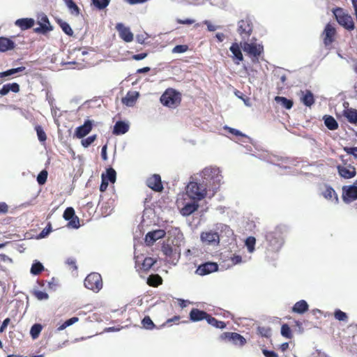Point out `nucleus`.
<instances>
[{"mask_svg": "<svg viewBox=\"0 0 357 357\" xmlns=\"http://www.w3.org/2000/svg\"><path fill=\"white\" fill-rule=\"evenodd\" d=\"M197 176L202 183H204L208 192H212V195L221 185L222 176L218 167H206Z\"/></svg>", "mask_w": 357, "mask_h": 357, "instance_id": "1", "label": "nucleus"}, {"mask_svg": "<svg viewBox=\"0 0 357 357\" xmlns=\"http://www.w3.org/2000/svg\"><path fill=\"white\" fill-rule=\"evenodd\" d=\"M216 229L220 231V234L218 231L213 230L203 231L201 233L200 238L203 243L207 245L217 246L219 245L220 238V236H222V233H225L227 237H231L234 235L232 229H231L228 225L225 224H218L216 225Z\"/></svg>", "mask_w": 357, "mask_h": 357, "instance_id": "2", "label": "nucleus"}, {"mask_svg": "<svg viewBox=\"0 0 357 357\" xmlns=\"http://www.w3.org/2000/svg\"><path fill=\"white\" fill-rule=\"evenodd\" d=\"M191 179L186 187V195L191 200L201 201L206 197L208 190L197 176Z\"/></svg>", "mask_w": 357, "mask_h": 357, "instance_id": "3", "label": "nucleus"}, {"mask_svg": "<svg viewBox=\"0 0 357 357\" xmlns=\"http://www.w3.org/2000/svg\"><path fill=\"white\" fill-rule=\"evenodd\" d=\"M270 249L278 252L280 250L284 243L282 229L277 227L273 231H268L265 236Z\"/></svg>", "mask_w": 357, "mask_h": 357, "instance_id": "4", "label": "nucleus"}, {"mask_svg": "<svg viewBox=\"0 0 357 357\" xmlns=\"http://www.w3.org/2000/svg\"><path fill=\"white\" fill-rule=\"evenodd\" d=\"M161 103L170 108L176 107L181 102V94L173 89H167L161 96Z\"/></svg>", "mask_w": 357, "mask_h": 357, "instance_id": "5", "label": "nucleus"}, {"mask_svg": "<svg viewBox=\"0 0 357 357\" xmlns=\"http://www.w3.org/2000/svg\"><path fill=\"white\" fill-rule=\"evenodd\" d=\"M333 13L339 24L349 31L354 29L355 25L352 17L346 13L342 8H334Z\"/></svg>", "mask_w": 357, "mask_h": 357, "instance_id": "6", "label": "nucleus"}, {"mask_svg": "<svg viewBox=\"0 0 357 357\" xmlns=\"http://www.w3.org/2000/svg\"><path fill=\"white\" fill-rule=\"evenodd\" d=\"M253 30V24L250 18L239 20L237 24V32L243 41L248 40Z\"/></svg>", "mask_w": 357, "mask_h": 357, "instance_id": "7", "label": "nucleus"}, {"mask_svg": "<svg viewBox=\"0 0 357 357\" xmlns=\"http://www.w3.org/2000/svg\"><path fill=\"white\" fill-rule=\"evenodd\" d=\"M84 286L93 291H99L102 287L101 275L98 273L89 274L84 280Z\"/></svg>", "mask_w": 357, "mask_h": 357, "instance_id": "8", "label": "nucleus"}, {"mask_svg": "<svg viewBox=\"0 0 357 357\" xmlns=\"http://www.w3.org/2000/svg\"><path fill=\"white\" fill-rule=\"evenodd\" d=\"M248 41H242L241 43V47L244 52L257 59L264 50L263 46L254 43H248Z\"/></svg>", "mask_w": 357, "mask_h": 357, "instance_id": "9", "label": "nucleus"}, {"mask_svg": "<svg viewBox=\"0 0 357 357\" xmlns=\"http://www.w3.org/2000/svg\"><path fill=\"white\" fill-rule=\"evenodd\" d=\"M342 199L345 203H350L357 199V186L344 185L342 187Z\"/></svg>", "mask_w": 357, "mask_h": 357, "instance_id": "10", "label": "nucleus"}, {"mask_svg": "<svg viewBox=\"0 0 357 357\" xmlns=\"http://www.w3.org/2000/svg\"><path fill=\"white\" fill-rule=\"evenodd\" d=\"M220 339L231 341L234 344L242 347L246 343L243 336L236 333L226 332L220 335Z\"/></svg>", "mask_w": 357, "mask_h": 357, "instance_id": "11", "label": "nucleus"}, {"mask_svg": "<svg viewBox=\"0 0 357 357\" xmlns=\"http://www.w3.org/2000/svg\"><path fill=\"white\" fill-rule=\"evenodd\" d=\"M218 270V265L215 262H205L200 264L195 273L199 275H206Z\"/></svg>", "mask_w": 357, "mask_h": 357, "instance_id": "12", "label": "nucleus"}, {"mask_svg": "<svg viewBox=\"0 0 357 357\" xmlns=\"http://www.w3.org/2000/svg\"><path fill=\"white\" fill-rule=\"evenodd\" d=\"M116 29L118 31L119 37L126 43H130L133 40V33L131 32L129 27L126 26L123 23H117Z\"/></svg>", "mask_w": 357, "mask_h": 357, "instance_id": "13", "label": "nucleus"}, {"mask_svg": "<svg viewBox=\"0 0 357 357\" xmlns=\"http://www.w3.org/2000/svg\"><path fill=\"white\" fill-rule=\"evenodd\" d=\"M336 34L335 28L331 24H327L323 31L324 43L326 47L331 45L334 41Z\"/></svg>", "mask_w": 357, "mask_h": 357, "instance_id": "14", "label": "nucleus"}, {"mask_svg": "<svg viewBox=\"0 0 357 357\" xmlns=\"http://www.w3.org/2000/svg\"><path fill=\"white\" fill-rule=\"evenodd\" d=\"M165 231L156 229L148 232L145 236V242L148 245L153 244L157 240L162 238L165 236Z\"/></svg>", "mask_w": 357, "mask_h": 357, "instance_id": "15", "label": "nucleus"}, {"mask_svg": "<svg viewBox=\"0 0 357 357\" xmlns=\"http://www.w3.org/2000/svg\"><path fill=\"white\" fill-rule=\"evenodd\" d=\"M339 175L345 179L354 178L356 175V170L354 166L344 167L338 165L337 167Z\"/></svg>", "mask_w": 357, "mask_h": 357, "instance_id": "16", "label": "nucleus"}, {"mask_svg": "<svg viewBox=\"0 0 357 357\" xmlns=\"http://www.w3.org/2000/svg\"><path fill=\"white\" fill-rule=\"evenodd\" d=\"M146 185L155 192H160L163 189L161 178L158 174H154L146 180Z\"/></svg>", "mask_w": 357, "mask_h": 357, "instance_id": "17", "label": "nucleus"}, {"mask_svg": "<svg viewBox=\"0 0 357 357\" xmlns=\"http://www.w3.org/2000/svg\"><path fill=\"white\" fill-rule=\"evenodd\" d=\"M92 121L91 120L85 121L84 123L77 128L75 135L77 138H82L88 135L92 129Z\"/></svg>", "mask_w": 357, "mask_h": 357, "instance_id": "18", "label": "nucleus"}, {"mask_svg": "<svg viewBox=\"0 0 357 357\" xmlns=\"http://www.w3.org/2000/svg\"><path fill=\"white\" fill-rule=\"evenodd\" d=\"M199 200H192L186 202L181 210V213L183 216H188L197 210L199 207L198 202Z\"/></svg>", "mask_w": 357, "mask_h": 357, "instance_id": "19", "label": "nucleus"}, {"mask_svg": "<svg viewBox=\"0 0 357 357\" xmlns=\"http://www.w3.org/2000/svg\"><path fill=\"white\" fill-rule=\"evenodd\" d=\"M324 188V190L321 192L323 197L328 200L333 202L335 204H337L339 199L335 190L331 186L328 185H325Z\"/></svg>", "mask_w": 357, "mask_h": 357, "instance_id": "20", "label": "nucleus"}, {"mask_svg": "<svg viewBox=\"0 0 357 357\" xmlns=\"http://www.w3.org/2000/svg\"><path fill=\"white\" fill-rule=\"evenodd\" d=\"M252 155L273 165H277L276 162L280 160L278 156L271 155L266 151H263L257 155L252 153Z\"/></svg>", "mask_w": 357, "mask_h": 357, "instance_id": "21", "label": "nucleus"}, {"mask_svg": "<svg viewBox=\"0 0 357 357\" xmlns=\"http://www.w3.org/2000/svg\"><path fill=\"white\" fill-rule=\"evenodd\" d=\"M139 96L137 91H129L126 96L122 98V102L128 107H132L137 100Z\"/></svg>", "mask_w": 357, "mask_h": 357, "instance_id": "22", "label": "nucleus"}, {"mask_svg": "<svg viewBox=\"0 0 357 357\" xmlns=\"http://www.w3.org/2000/svg\"><path fill=\"white\" fill-rule=\"evenodd\" d=\"M129 130V124L122 121H118L113 129V134L116 135H123Z\"/></svg>", "mask_w": 357, "mask_h": 357, "instance_id": "23", "label": "nucleus"}, {"mask_svg": "<svg viewBox=\"0 0 357 357\" xmlns=\"http://www.w3.org/2000/svg\"><path fill=\"white\" fill-rule=\"evenodd\" d=\"M207 316V312L197 308H193L190 312V319L192 321H199L206 319Z\"/></svg>", "mask_w": 357, "mask_h": 357, "instance_id": "24", "label": "nucleus"}, {"mask_svg": "<svg viewBox=\"0 0 357 357\" xmlns=\"http://www.w3.org/2000/svg\"><path fill=\"white\" fill-rule=\"evenodd\" d=\"M35 21L32 18H20L15 22V24L21 30H26L34 25Z\"/></svg>", "mask_w": 357, "mask_h": 357, "instance_id": "25", "label": "nucleus"}, {"mask_svg": "<svg viewBox=\"0 0 357 357\" xmlns=\"http://www.w3.org/2000/svg\"><path fill=\"white\" fill-rule=\"evenodd\" d=\"M302 96L301 100L306 107H310L314 103V95L310 90L301 91Z\"/></svg>", "mask_w": 357, "mask_h": 357, "instance_id": "26", "label": "nucleus"}, {"mask_svg": "<svg viewBox=\"0 0 357 357\" xmlns=\"http://www.w3.org/2000/svg\"><path fill=\"white\" fill-rule=\"evenodd\" d=\"M15 43L10 38L0 37V52H4L15 48Z\"/></svg>", "mask_w": 357, "mask_h": 357, "instance_id": "27", "label": "nucleus"}, {"mask_svg": "<svg viewBox=\"0 0 357 357\" xmlns=\"http://www.w3.org/2000/svg\"><path fill=\"white\" fill-rule=\"evenodd\" d=\"M309 305L305 300H301L296 302L292 307V312L294 313L303 314L308 310Z\"/></svg>", "mask_w": 357, "mask_h": 357, "instance_id": "28", "label": "nucleus"}, {"mask_svg": "<svg viewBox=\"0 0 357 357\" xmlns=\"http://www.w3.org/2000/svg\"><path fill=\"white\" fill-rule=\"evenodd\" d=\"M229 50L233 54L234 58L235 59H236V63L239 64V62L243 61V54H242V52H241L239 45L236 43H233L231 45Z\"/></svg>", "mask_w": 357, "mask_h": 357, "instance_id": "29", "label": "nucleus"}, {"mask_svg": "<svg viewBox=\"0 0 357 357\" xmlns=\"http://www.w3.org/2000/svg\"><path fill=\"white\" fill-rule=\"evenodd\" d=\"M324 120L325 126L329 130H334L338 128V123L337 121L332 116L326 115L324 116Z\"/></svg>", "mask_w": 357, "mask_h": 357, "instance_id": "30", "label": "nucleus"}, {"mask_svg": "<svg viewBox=\"0 0 357 357\" xmlns=\"http://www.w3.org/2000/svg\"><path fill=\"white\" fill-rule=\"evenodd\" d=\"M103 177H105L107 181L114 183L116 179V172L113 168L109 167L105 173L102 174L101 178H103Z\"/></svg>", "mask_w": 357, "mask_h": 357, "instance_id": "31", "label": "nucleus"}, {"mask_svg": "<svg viewBox=\"0 0 357 357\" xmlns=\"http://www.w3.org/2000/svg\"><path fill=\"white\" fill-rule=\"evenodd\" d=\"M344 116L347 119L348 121L351 123H357V110L355 109H347L344 111Z\"/></svg>", "mask_w": 357, "mask_h": 357, "instance_id": "32", "label": "nucleus"}, {"mask_svg": "<svg viewBox=\"0 0 357 357\" xmlns=\"http://www.w3.org/2000/svg\"><path fill=\"white\" fill-rule=\"evenodd\" d=\"M206 321L207 323L216 328L223 329L226 327V324L224 321H218L208 314Z\"/></svg>", "mask_w": 357, "mask_h": 357, "instance_id": "33", "label": "nucleus"}, {"mask_svg": "<svg viewBox=\"0 0 357 357\" xmlns=\"http://www.w3.org/2000/svg\"><path fill=\"white\" fill-rule=\"evenodd\" d=\"M275 100L277 103L280 104L287 109H290L293 106V101L285 97L276 96Z\"/></svg>", "mask_w": 357, "mask_h": 357, "instance_id": "34", "label": "nucleus"}, {"mask_svg": "<svg viewBox=\"0 0 357 357\" xmlns=\"http://www.w3.org/2000/svg\"><path fill=\"white\" fill-rule=\"evenodd\" d=\"M66 6L68 7L70 13L73 15H79V8L73 0H63Z\"/></svg>", "mask_w": 357, "mask_h": 357, "instance_id": "35", "label": "nucleus"}, {"mask_svg": "<svg viewBox=\"0 0 357 357\" xmlns=\"http://www.w3.org/2000/svg\"><path fill=\"white\" fill-rule=\"evenodd\" d=\"M26 68L24 66H20L15 68H11L9 70H7L4 72L0 73V77H6L8 76L13 75L15 73L22 72L25 70Z\"/></svg>", "mask_w": 357, "mask_h": 357, "instance_id": "36", "label": "nucleus"}, {"mask_svg": "<svg viewBox=\"0 0 357 357\" xmlns=\"http://www.w3.org/2000/svg\"><path fill=\"white\" fill-rule=\"evenodd\" d=\"M251 259V257L244 256L241 257V255H234L231 257V261L233 265L240 264L241 263H246Z\"/></svg>", "mask_w": 357, "mask_h": 357, "instance_id": "37", "label": "nucleus"}, {"mask_svg": "<svg viewBox=\"0 0 357 357\" xmlns=\"http://www.w3.org/2000/svg\"><path fill=\"white\" fill-rule=\"evenodd\" d=\"M256 238L253 236L248 237L245 241V245L249 253H253L255 250Z\"/></svg>", "mask_w": 357, "mask_h": 357, "instance_id": "38", "label": "nucleus"}, {"mask_svg": "<svg viewBox=\"0 0 357 357\" xmlns=\"http://www.w3.org/2000/svg\"><path fill=\"white\" fill-rule=\"evenodd\" d=\"M43 270V265L40 262L35 261L31 266L30 272L32 275H37L39 273H40Z\"/></svg>", "mask_w": 357, "mask_h": 357, "instance_id": "39", "label": "nucleus"}, {"mask_svg": "<svg viewBox=\"0 0 357 357\" xmlns=\"http://www.w3.org/2000/svg\"><path fill=\"white\" fill-rule=\"evenodd\" d=\"M43 329V326L40 324H33L30 330V335L33 340H36L38 337L41 331Z\"/></svg>", "mask_w": 357, "mask_h": 357, "instance_id": "40", "label": "nucleus"}, {"mask_svg": "<svg viewBox=\"0 0 357 357\" xmlns=\"http://www.w3.org/2000/svg\"><path fill=\"white\" fill-rule=\"evenodd\" d=\"M110 0H91L92 4L98 10H102L108 6Z\"/></svg>", "mask_w": 357, "mask_h": 357, "instance_id": "41", "label": "nucleus"}, {"mask_svg": "<svg viewBox=\"0 0 357 357\" xmlns=\"http://www.w3.org/2000/svg\"><path fill=\"white\" fill-rule=\"evenodd\" d=\"M147 282L151 286H158L162 283V278L158 275H152L148 278Z\"/></svg>", "mask_w": 357, "mask_h": 357, "instance_id": "42", "label": "nucleus"}, {"mask_svg": "<svg viewBox=\"0 0 357 357\" xmlns=\"http://www.w3.org/2000/svg\"><path fill=\"white\" fill-rule=\"evenodd\" d=\"M142 324L143 327L146 330H152L155 327V325L149 316H146L142 320Z\"/></svg>", "mask_w": 357, "mask_h": 357, "instance_id": "43", "label": "nucleus"}, {"mask_svg": "<svg viewBox=\"0 0 357 357\" xmlns=\"http://www.w3.org/2000/svg\"><path fill=\"white\" fill-rule=\"evenodd\" d=\"M224 128L225 130H227L229 131V132L232 135H234L236 136H241V137L248 138L249 142L252 144V139L251 138H250L248 136H247L246 135L242 133L240 130L235 129V128H229L227 126H225Z\"/></svg>", "mask_w": 357, "mask_h": 357, "instance_id": "44", "label": "nucleus"}, {"mask_svg": "<svg viewBox=\"0 0 357 357\" xmlns=\"http://www.w3.org/2000/svg\"><path fill=\"white\" fill-rule=\"evenodd\" d=\"M334 317L337 320L340 321H346L347 322L348 320V316H347V313H345L344 312H343L339 309L335 310V311L334 312Z\"/></svg>", "mask_w": 357, "mask_h": 357, "instance_id": "45", "label": "nucleus"}, {"mask_svg": "<svg viewBox=\"0 0 357 357\" xmlns=\"http://www.w3.org/2000/svg\"><path fill=\"white\" fill-rule=\"evenodd\" d=\"M38 27H36L33 29L34 32L37 33L45 34L47 32L50 31L53 29L52 26H48L44 24H39Z\"/></svg>", "mask_w": 357, "mask_h": 357, "instance_id": "46", "label": "nucleus"}, {"mask_svg": "<svg viewBox=\"0 0 357 357\" xmlns=\"http://www.w3.org/2000/svg\"><path fill=\"white\" fill-rule=\"evenodd\" d=\"M155 262V261L153 258L146 257L143 261L142 268L144 271H148L153 266Z\"/></svg>", "mask_w": 357, "mask_h": 357, "instance_id": "47", "label": "nucleus"}, {"mask_svg": "<svg viewBox=\"0 0 357 357\" xmlns=\"http://www.w3.org/2000/svg\"><path fill=\"white\" fill-rule=\"evenodd\" d=\"M281 335L286 338H291V331L287 324H284L281 327Z\"/></svg>", "mask_w": 357, "mask_h": 357, "instance_id": "48", "label": "nucleus"}, {"mask_svg": "<svg viewBox=\"0 0 357 357\" xmlns=\"http://www.w3.org/2000/svg\"><path fill=\"white\" fill-rule=\"evenodd\" d=\"M257 332L264 337H269L271 335V330L269 327L259 326L257 328Z\"/></svg>", "mask_w": 357, "mask_h": 357, "instance_id": "49", "label": "nucleus"}, {"mask_svg": "<svg viewBox=\"0 0 357 357\" xmlns=\"http://www.w3.org/2000/svg\"><path fill=\"white\" fill-rule=\"evenodd\" d=\"M75 215V210L72 207H68L63 213V217L66 220H69L73 218Z\"/></svg>", "mask_w": 357, "mask_h": 357, "instance_id": "50", "label": "nucleus"}, {"mask_svg": "<svg viewBox=\"0 0 357 357\" xmlns=\"http://www.w3.org/2000/svg\"><path fill=\"white\" fill-rule=\"evenodd\" d=\"M36 131L40 142H43L47 139L46 134L40 126H37L36 127Z\"/></svg>", "mask_w": 357, "mask_h": 357, "instance_id": "51", "label": "nucleus"}, {"mask_svg": "<svg viewBox=\"0 0 357 357\" xmlns=\"http://www.w3.org/2000/svg\"><path fill=\"white\" fill-rule=\"evenodd\" d=\"M60 26H61L62 31L66 34H67L68 36H73V29H71L70 26L68 24V23L66 22H61Z\"/></svg>", "mask_w": 357, "mask_h": 357, "instance_id": "52", "label": "nucleus"}, {"mask_svg": "<svg viewBox=\"0 0 357 357\" xmlns=\"http://www.w3.org/2000/svg\"><path fill=\"white\" fill-rule=\"evenodd\" d=\"M33 294L39 301L47 300L49 298V295L46 292L42 291L33 290Z\"/></svg>", "mask_w": 357, "mask_h": 357, "instance_id": "53", "label": "nucleus"}, {"mask_svg": "<svg viewBox=\"0 0 357 357\" xmlns=\"http://www.w3.org/2000/svg\"><path fill=\"white\" fill-rule=\"evenodd\" d=\"M47 178V172L45 170L41 171L38 174V176H37V181H38V184L43 185L46 182Z\"/></svg>", "mask_w": 357, "mask_h": 357, "instance_id": "54", "label": "nucleus"}, {"mask_svg": "<svg viewBox=\"0 0 357 357\" xmlns=\"http://www.w3.org/2000/svg\"><path fill=\"white\" fill-rule=\"evenodd\" d=\"M68 227L78 229L80 227L79 219L77 216H75L73 218L68 220Z\"/></svg>", "mask_w": 357, "mask_h": 357, "instance_id": "55", "label": "nucleus"}, {"mask_svg": "<svg viewBox=\"0 0 357 357\" xmlns=\"http://www.w3.org/2000/svg\"><path fill=\"white\" fill-rule=\"evenodd\" d=\"M52 231V225L51 223L49 222L47 225L41 231V232L38 234V238H45L49 235V234Z\"/></svg>", "mask_w": 357, "mask_h": 357, "instance_id": "56", "label": "nucleus"}, {"mask_svg": "<svg viewBox=\"0 0 357 357\" xmlns=\"http://www.w3.org/2000/svg\"><path fill=\"white\" fill-rule=\"evenodd\" d=\"M96 139V135H91V136L82 140V145L84 147L86 148V147L89 146L95 141Z\"/></svg>", "mask_w": 357, "mask_h": 357, "instance_id": "57", "label": "nucleus"}, {"mask_svg": "<svg viewBox=\"0 0 357 357\" xmlns=\"http://www.w3.org/2000/svg\"><path fill=\"white\" fill-rule=\"evenodd\" d=\"M188 50V47L185 45H177L172 49V53H184Z\"/></svg>", "mask_w": 357, "mask_h": 357, "instance_id": "58", "label": "nucleus"}, {"mask_svg": "<svg viewBox=\"0 0 357 357\" xmlns=\"http://www.w3.org/2000/svg\"><path fill=\"white\" fill-rule=\"evenodd\" d=\"M6 86L8 87V91H12L14 93H17L20 91V85L17 83H9L6 84Z\"/></svg>", "mask_w": 357, "mask_h": 357, "instance_id": "59", "label": "nucleus"}, {"mask_svg": "<svg viewBox=\"0 0 357 357\" xmlns=\"http://www.w3.org/2000/svg\"><path fill=\"white\" fill-rule=\"evenodd\" d=\"M344 151L349 155H352L355 158L357 159V147H344Z\"/></svg>", "mask_w": 357, "mask_h": 357, "instance_id": "60", "label": "nucleus"}, {"mask_svg": "<svg viewBox=\"0 0 357 357\" xmlns=\"http://www.w3.org/2000/svg\"><path fill=\"white\" fill-rule=\"evenodd\" d=\"M38 23V24H45V25L52 26L50 24V22L49 21L47 16L45 14H42L41 15L39 16Z\"/></svg>", "mask_w": 357, "mask_h": 357, "instance_id": "61", "label": "nucleus"}, {"mask_svg": "<svg viewBox=\"0 0 357 357\" xmlns=\"http://www.w3.org/2000/svg\"><path fill=\"white\" fill-rule=\"evenodd\" d=\"M162 251L166 256H171L173 252L172 247L168 245H163L162 247Z\"/></svg>", "mask_w": 357, "mask_h": 357, "instance_id": "62", "label": "nucleus"}, {"mask_svg": "<svg viewBox=\"0 0 357 357\" xmlns=\"http://www.w3.org/2000/svg\"><path fill=\"white\" fill-rule=\"evenodd\" d=\"M66 264L71 266L73 270H77V266L76 265V260L74 258H68L66 261Z\"/></svg>", "mask_w": 357, "mask_h": 357, "instance_id": "63", "label": "nucleus"}, {"mask_svg": "<svg viewBox=\"0 0 357 357\" xmlns=\"http://www.w3.org/2000/svg\"><path fill=\"white\" fill-rule=\"evenodd\" d=\"M262 353L266 357H278V354L273 351H269L268 349H262Z\"/></svg>", "mask_w": 357, "mask_h": 357, "instance_id": "64", "label": "nucleus"}]
</instances>
